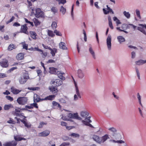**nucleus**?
Listing matches in <instances>:
<instances>
[{"label": "nucleus", "mask_w": 146, "mask_h": 146, "mask_svg": "<svg viewBox=\"0 0 146 146\" xmlns=\"http://www.w3.org/2000/svg\"><path fill=\"white\" fill-rule=\"evenodd\" d=\"M29 78V76L27 73H25L23 74L22 76L19 79V81L20 83L21 84H24Z\"/></svg>", "instance_id": "1"}, {"label": "nucleus", "mask_w": 146, "mask_h": 146, "mask_svg": "<svg viewBox=\"0 0 146 146\" xmlns=\"http://www.w3.org/2000/svg\"><path fill=\"white\" fill-rule=\"evenodd\" d=\"M27 100L28 99L27 97H20L17 99V101L19 104L23 105L27 103Z\"/></svg>", "instance_id": "2"}, {"label": "nucleus", "mask_w": 146, "mask_h": 146, "mask_svg": "<svg viewBox=\"0 0 146 146\" xmlns=\"http://www.w3.org/2000/svg\"><path fill=\"white\" fill-rule=\"evenodd\" d=\"M139 27H138L137 29L146 36V25L139 24Z\"/></svg>", "instance_id": "3"}, {"label": "nucleus", "mask_w": 146, "mask_h": 146, "mask_svg": "<svg viewBox=\"0 0 146 146\" xmlns=\"http://www.w3.org/2000/svg\"><path fill=\"white\" fill-rule=\"evenodd\" d=\"M111 37L110 35H108L106 39V44L108 50H110L111 48Z\"/></svg>", "instance_id": "4"}, {"label": "nucleus", "mask_w": 146, "mask_h": 146, "mask_svg": "<svg viewBox=\"0 0 146 146\" xmlns=\"http://www.w3.org/2000/svg\"><path fill=\"white\" fill-rule=\"evenodd\" d=\"M90 117H89L87 118H85V120H82V122L85 125L88 126L90 127H93V126L89 123L91 122V121L90 119Z\"/></svg>", "instance_id": "5"}, {"label": "nucleus", "mask_w": 146, "mask_h": 146, "mask_svg": "<svg viewBox=\"0 0 146 146\" xmlns=\"http://www.w3.org/2000/svg\"><path fill=\"white\" fill-rule=\"evenodd\" d=\"M35 15L36 18L42 17L44 16V13L40 8H37L36 10V13L35 14Z\"/></svg>", "instance_id": "6"}, {"label": "nucleus", "mask_w": 146, "mask_h": 146, "mask_svg": "<svg viewBox=\"0 0 146 146\" xmlns=\"http://www.w3.org/2000/svg\"><path fill=\"white\" fill-rule=\"evenodd\" d=\"M27 29L28 27L27 26V25L26 24H25L21 26L20 32L27 35H29V33L27 31Z\"/></svg>", "instance_id": "7"}, {"label": "nucleus", "mask_w": 146, "mask_h": 146, "mask_svg": "<svg viewBox=\"0 0 146 146\" xmlns=\"http://www.w3.org/2000/svg\"><path fill=\"white\" fill-rule=\"evenodd\" d=\"M51 83L52 84H54L56 86H60L63 83L62 81L60 79H56L54 81H52Z\"/></svg>", "instance_id": "8"}, {"label": "nucleus", "mask_w": 146, "mask_h": 146, "mask_svg": "<svg viewBox=\"0 0 146 146\" xmlns=\"http://www.w3.org/2000/svg\"><path fill=\"white\" fill-rule=\"evenodd\" d=\"M17 142L14 141L6 142L3 144V146H16L17 145Z\"/></svg>", "instance_id": "9"}, {"label": "nucleus", "mask_w": 146, "mask_h": 146, "mask_svg": "<svg viewBox=\"0 0 146 146\" xmlns=\"http://www.w3.org/2000/svg\"><path fill=\"white\" fill-rule=\"evenodd\" d=\"M108 129L111 132V134L112 136L115 137L117 134V129L114 127L109 128Z\"/></svg>", "instance_id": "10"}, {"label": "nucleus", "mask_w": 146, "mask_h": 146, "mask_svg": "<svg viewBox=\"0 0 146 146\" xmlns=\"http://www.w3.org/2000/svg\"><path fill=\"white\" fill-rule=\"evenodd\" d=\"M89 52L92 56L94 60L96 59V57L95 52L90 45H89Z\"/></svg>", "instance_id": "11"}, {"label": "nucleus", "mask_w": 146, "mask_h": 146, "mask_svg": "<svg viewBox=\"0 0 146 146\" xmlns=\"http://www.w3.org/2000/svg\"><path fill=\"white\" fill-rule=\"evenodd\" d=\"M92 139L97 143L99 144H101V138L98 136L96 135H94L92 137Z\"/></svg>", "instance_id": "12"}, {"label": "nucleus", "mask_w": 146, "mask_h": 146, "mask_svg": "<svg viewBox=\"0 0 146 146\" xmlns=\"http://www.w3.org/2000/svg\"><path fill=\"white\" fill-rule=\"evenodd\" d=\"M25 125V126L29 128L31 127V124L29 123H28L27 121V119H26L24 118L23 119L20 120Z\"/></svg>", "instance_id": "13"}, {"label": "nucleus", "mask_w": 146, "mask_h": 146, "mask_svg": "<svg viewBox=\"0 0 146 146\" xmlns=\"http://www.w3.org/2000/svg\"><path fill=\"white\" fill-rule=\"evenodd\" d=\"M146 63V60L140 59L135 62V64L138 66H140Z\"/></svg>", "instance_id": "14"}, {"label": "nucleus", "mask_w": 146, "mask_h": 146, "mask_svg": "<svg viewBox=\"0 0 146 146\" xmlns=\"http://www.w3.org/2000/svg\"><path fill=\"white\" fill-rule=\"evenodd\" d=\"M73 78V79L74 83V84L75 86V87L76 94L79 98H81V97L80 93L78 89V86H77L76 83L75 82V81L74 80V79Z\"/></svg>", "instance_id": "15"}, {"label": "nucleus", "mask_w": 146, "mask_h": 146, "mask_svg": "<svg viewBox=\"0 0 146 146\" xmlns=\"http://www.w3.org/2000/svg\"><path fill=\"white\" fill-rule=\"evenodd\" d=\"M80 115L81 116L84 118H87V117L89 115V113L86 111H83L80 112Z\"/></svg>", "instance_id": "16"}, {"label": "nucleus", "mask_w": 146, "mask_h": 146, "mask_svg": "<svg viewBox=\"0 0 146 146\" xmlns=\"http://www.w3.org/2000/svg\"><path fill=\"white\" fill-rule=\"evenodd\" d=\"M25 54L23 53H20L18 54L16 56L17 60H21L24 59Z\"/></svg>", "instance_id": "17"}, {"label": "nucleus", "mask_w": 146, "mask_h": 146, "mask_svg": "<svg viewBox=\"0 0 146 146\" xmlns=\"http://www.w3.org/2000/svg\"><path fill=\"white\" fill-rule=\"evenodd\" d=\"M11 92L14 94H17L21 91V90H19L13 87L11 88Z\"/></svg>", "instance_id": "18"}, {"label": "nucleus", "mask_w": 146, "mask_h": 146, "mask_svg": "<svg viewBox=\"0 0 146 146\" xmlns=\"http://www.w3.org/2000/svg\"><path fill=\"white\" fill-rule=\"evenodd\" d=\"M49 89L53 94H55L58 91L57 88L53 86L49 87Z\"/></svg>", "instance_id": "19"}, {"label": "nucleus", "mask_w": 146, "mask_h": 146, "mask_svg": "<svg viewBox=\"0 0 146 146\" xmlns=\"http://www.w3.org/2000/svg\"><path fill=\"white\" fill-rule=\"evenodd\" d=\"M101 138V143H104L108 139H110L109 135L108 134H106L104 136H103Z\"/></svg>", "instance_id": "20"}, {"label": "nucleus", "mask_w": 146, "mask_h": 146, "mask_svg": "<svg viewBox=\"0 0 146 146\" xmlns=\"http://www.w3.org/2000/svg\"><path fill=\"white\" fill-rule=\"evenodd\" d=\"M78 75V77L80 78H83L84 76V74L82 70L80 69H79L77 72Z\"/></svg>", "instance_id": "21"}, {"label": "nucleus", "mask_w": 146, "mask_h": 146, "mask_svg": "<svg viewBox=\"0 0 146 146\" xmlns=\"http://www.w3.org/2000/svg\"><path fill=\"white\" fill-rule=\"evenodd\" d=\"M49 72L52 74H56L57 73V69L54 67H50L49 68Z\"/></svg>", "instance_id": "22"}, {"label": "nucleus", "mask_w": 146, "mask_h": 146, "mask_svg": "<svg viewBox=\"0 0 146 146\" xmlns=\"http://www.w3.org/2000/svg\"><path fill=\"white\" fill-rule=\"evenodd\" d=\"M14 139L16 141H20L22 140H26V139L22 137L20 135H17L14 136Z\"/></svg>", "instance_id": "23"}, {"label": "nucleus", "mask_w": 146, "mask_h": 146, "mask_svg": "<svg viewBox=\"0 0 146 146\" xmlns=\"http://www.w3.org/2000/svg\"><path fill=\"white\" fill-rule=\"evenodd\" d=\"M40 96L36 94H35L34 95V102H40Z\"/></svg>", "instance_id": "24"}, {"label": "nucleus", "mask_w": 146, "mask_h": 146, "mask_svg": "<svg viewBox=\"0 0 146 146\" xmlns=\"http://www.w3.org/2000/svg\"><path fill=\"white\" fill-rule=\"evenodd\" d=\"M59 48L63 50L67 49V48L65 45V44L64 42H60L59 44Z\"/></svg>", "instance_id": "25"}, {"label": "nucleus", "mask_w": 146, "mask_h": 146, "mask_svg": "<svg viewBox=\"0 0 146 146\" xmlns=\"http://www.w3.org/2000/svg\"><path fill=\"white\" fill-rule=\"evenodd\" d=\"M52 104L54 107H55L56 109L59 108L60 109H61V105L55 101L52 102Z\"/></svg>", "instance_id": "26"}, {"label": "nucleus", "mask_w": 146, "mask_h": 146, "mask_svg": "<svg viewBox=\"0 0 146 146\" xmlns=\"http://www.w3.org/2000/svg\"><path fill=\"white\" fill-rule=\"evenodd\" d=\"M50 133V131H45L40 133L39 135L43 137L49 135Z\"/></svg>", "instance_id": "27"}, {"label": "nucleus", "mask_w": 146, "mask_h": 146, "mask_svg": "<svg viewBox=\"0 0 146 146\" xmlns=\"http://www.w3.org/2000/svg\"><path fill=\"white\" fill-rule=\"evenodd\" d=\"M117 39L118 41L120 44L125 42V38L122 36H119L117 37Z\"/></svg>", "instance_id": "28"}, {"label": "nucleus", "mask_w": 146, "mask_h": 146, "mask_svg": "<svg viewBox=\"0 0 146 146\" xmlns=\"http://www.w3.org/2000/svg\"><path fill=\"white\" fill-rule=\"evenodd\" d=\"M57 75L58 77L62 80L65 79V78L63 76V75L64 74V73H61L60 72L57 71Z\"/></svg>", "instance_id": "29"}, {"label": "nucleus", "mask_w": 146, "mask_h": 146, "mask_svg": "<svg viewBox=\"0 0 146 146\" xmlns=\"http://www.w3.org/2000/svg\"><path fill=\"white\" fill-rule=\"evenodd\" d=\"M108 19L109 22V25L110 27L112 29H113V27L112 25V21L111 18V17L110 16H108Z\"/></svg>", "instance_id": "30"}, {"label": "nucleus", "mask_w": 146, "mask_h": 146, "mask_svg": "<svg viewBox=\"0 0 146 146\" xmlns=\"http://www.w3.org/2000/svg\"><path fill=\"white\" fill-rule=\"evenodd\" d=\"M72 118L77 119L79 120H81L82 119L79 116L77 113H72Z\"/></svg>", "instance_id": "31"}, {"label": "nucleus", "mask_w": 146, "mask_h": 146, "mask_svg": "<svg viewBox=\"0 0 146 146\" xmlns=\"http://www.w3.org/2000/svg\"><path fill=\"white\" fill-rule=\"evenodd\" d=\"M29 33L32 38L34 39H36V36L37 35L35 32L31 31Z\"/></svg>", "instance_id": "32"}, {"label": "nucleus", "mask_w": 146, "mask_h": 146, "mask_svg": "<svg viewBox=\"0 0 146 146\" xmlns=\"http://www.w3.org/2000/svg\"><path fill=\"white\" fill-rule=\"evenodd\" d=\"M13 107V105L11 104H6L4 106V109L5 110H7Z\"/></svg>", "instance_id": "33"}, {"label": "nucleus", "mask_w": 146, "mask_h": 146, "mask_svg": "<svg viewBox=\"0 0 146 146\" xmlns=\"http://www.w3.org/2000/svg\"><path fill=\"white\" fill-rule=\"evenodd\" d=\"M47 33L48 36L52 37H54L55 35L53 31L50 30H48Z\"/></svg>", "instance_id": "34"}, {"label": "nucleus", "mask_w": 146, "mask_h": 146, "mask_svg": "<svg viewBox=\"0 0 146 146\" xmlns=\"http://www.w3.org/2000/svg\"><path fill=\"white\" fill-rule=\"evenodd\" d=\"M1 66L4 67H6L8 66L7 60L1 62Z\"/></svg>", "instance_id": "35"}, {"label": "nucleus", "mask_w": 146, "mask_h": 146, "mask_svg": "<svg viewBox=\"0 0 146 146\" xmlns=\"http://www.w3.org/2000/svg\"><path fill=\"white\" fill-rule=\"evenodd\" d=\"M60 11L62 13L63 15H64L66 13V9L63 6H61L60 7Z\"/></svg>", "instance_id": "36"}, {"label": "nucleus", "mask_w": 146, "mask_h": 146, "mask_svg": "<svg viewBox=\"0 0 146 146\" xmlns=\"http://www.w3.org/2000/svg\"><path fill=\"white\" fill-rule=\"evenodd\" d=\"M55 97V95H49L48 96L46 97V100H54Z\"/></svg>", "instance_id": "37"}, {"label": "nucleus", "mask_w": 146, "mask_h": 146, "mask_svg": "<svg viewBox=\"0 0 146 146\" xmlns=\"http://www.w3.org/2000/svg\"><path fill=\"white\" fill-rule=\"evenodd\" d=\"M113 19L114 21L116 22L117 26H118L119 24H121V23L120 22V20L116 17H114L113 18Z\"/></svg>", "instance_id": "38"}, {"label": "nucleus", "mask_w": 146, "mask_h": 146, "mask_svg": "<svg viewBox=\"0 0 146 146\" xmlns=\"http://www.w3.org/2000/svg\"><path fill=\"white\" fill-rule=\"evenodd\" d=\"M16 47H17L13 44H11L9 46L8 49L9 50H11L14 49L16 48Z\"/></svg>", "instance_id": "39"}, {"label": "nucleus", "mask_w": 146, "mask_h": 146, "mask_svg": "<svg viewBox=\"0 0 146 146\" xmlns=\"http://www.w3.org/2000/svg\"><path fill=\"white\" fill-rule=\"evenodd\" d=\"M33 20L35 26H37L40 25V22L36 18H34Z\"/></svg>", "instance_id": "40"}, {"label": "nucleus", "mask_w": 146, "mask_h": 146, "mask_svg": "<svg viewBox=\"0 0 146 146\" xmlns=\"http://www.w3.org/2000/svg\"><path fill=\"white\" fill-rule=\"evenodd\" d=\"M123 14L125 17L127 19H129L130 17V14L129 12H127L126 11H124L123 12Z\"/></svg>", "instance_id": "41"}, {"label": "nucleus", "mask_w": 146, "mask_h": 146, "mask_svg": "<svg viewBox=\"0 0 146 146\" xmlns=\"http://www.w3.org/2000/svg\"><path fill=\"white\" fill-rule=\"evenodd\" d=\"M137 98H138V101H139V104H140V105H141V107L142 108H143V106L142 104H141V96H140L139 93H137Z\"/></svg>", "instance_id": "42"}, {"label": "nucleus", "mask_w": 146, "mask_h": 146, "mask_svg": "<svg viewBox=\"0 0 146 146\" xmlns=\"http://www.w3.org/2000/svg\"><path fill=\"white\" fill-rule=\"evenodd\" d=\"M57 52V49L56 48H54L50 52V53L51 54L52 56H54L55 55V53Z\"/></svg>", "instance_id": "43"}, {"label": "nucleus", "mask_w": 146, "mask_h": 146, "mask_svg": "<svg viewBox=\"0 0 146 146\" xmlns=\"http://www.w3.org/2000/svg\"><path fill=\"white\" fill-rule=\"evenodd\" d=\"M69 136L73 137L76 138H79L80 137V135L78 133H72L69 135Z\"/></svg>", "instance_id": "44"}, {"label": "nucleus", "mask_w": 146, "mask_h": 146, "mask_svg": "<svg viewBox=\"0 0 146 146\" xmlns=\"http://www.w3.org/2000/svg\"><path fill=\"white\" fill-rule=\"evenodd\" d=\"M135 13L137 17H138L139 19H141V17L139 10L138 9H136L135 10Z\"/></svg>", "instance_id": "45"}, {"label": "nucleus", "mask_w": 146, "mask_h": 146, "mask_svg": "<svg viewBox=\"0 0 146 146\" xmlns=\"http://www.w3.org/2000/svg\"><path fill=\"white\" fill-rule=\"evenodd\" d=\"M40 88L38 87H28V90H33V91H35V90H38Z\"/></svg>", "instance_id": "46"}, {"label": "nucleus", "mask_w": 146, "mask_h": 146, "mask_svg": "<svg viewBox=\"0 0 146 146\" xmlns=\"http://www.w3.org/2000/svg\"><path fill=\"white\" fill-rule=\"evenodd\" d=\"M135 69L138 78L139 80H140V74L138 69L137 67H136Z\"/></svg>", "instance_id": "47"}, {"label": "nucleus", "mask_w": 146, "mask_h": 146, "mask_svg": "<svg viewBox=\"0 0 146 146\" xmlns=\"http://www.w3.org/2000/svg\"><path fill=\"white\" fill-rule=\"evenodd\" d=\"M54 33H55L56 35L58 36H61L62 35L60 32L59 31H57L56 30H55L54 31Z\"/></svg>", "instance_id": "48"}, {"label": "nucleus", "mask_w": 146, "mask_h": 146, "mask_svg": "<svg viewBox=\"0 0 146 146\" xmlns=\"http://www.w3.org/2000/svg\"><path fill=\"white\" fill-rule=\"evenodd\" d=\"M57 26V23L55 22H53L52 24L51 27L53 29H55Z\"/></svg>", "instance_id": "49"}, {"label": "nucleus", "mask_w": 146, "mask_h": 146, "mask_svg": "<svg viewBox=\"0 0 146 146\" xmlns=\"http://www.w3.org/2000/svg\"><path fill=\"white\" fill-rule=\"evenodd\" d=\"M52 12L54 13L57 12L58 10L56 8L54 7H52L51 9Z\"/></svg>", "instance_id": "50"}, {"label": "nucleus", "mask_w": 146, "mask_h": 146, "mask_svg": "<svg viewBox=\"0 0 146 146\" xmlns=\"http://www.w3.org/2000/svg\"><path fill=\"white\" fill-rule=\"evenodd\" d=\"M138 109L139 110V113L141 117L142 118H144V117L143 114V112H142V111L141 110L140 108H138Z\"/></svg>", "instance_id": "51"}, {"label": "nucleus", "mask_w": 146, "mask_h": 146, "mask_svg": "<svg viewBox=\"0 0 146 146\" xmlns=\"http://www.w3.org/2000/svg\"><path fill=\"white\" fill-rule=\"evenodd\" d=\"M58 4H62L63 5L66 3V0H58Z\"/></svg>", "instance_id": "52"}, {"label": "nucleus", "mask_w": 146, "mask_h": 146, "mask_svg": "<svg viewBox=\"0 0 146 146\" xmlns=\"http://www.w3.org/2000/svg\"><path fill=\"white\" fill-rule=\"evenodd\" d=\"M121 28L122 30H126V24L124 23L121 26Z\"/></svg>", "instance_id": "53"}, {"label": "nucleus", "mask_w": 146, "mask_h": 146, "mask_svg": "<svg viewBox=\"0 0 146 146\" xmlns=\"http://www.w3.org/2000/svg\"><path fill=\"white\" fill-rule=\"evenodd\" d=\"M25 20V22L26 23H28L30 24L31 26H34V25L33 23L32 22H31L29 21L26 18H24Z\"/></svg>", "instance_id": "54"}, {"label": "nucleus", "mask_w": 146, "mask_h": 146, "mask_svg": "<svg viewBox=\"0 0 146 146\" xmlns=\"http://www.w3.org/2000/svg\"><path fill=\"white\" fill-rule=\"evenodd\" d=\"M7 122L9 123H12L13 124H15V122L11 118L10 119V120L7 121Z\"/></svg>", "instance_id": "55"}, {"label": "nucleus", "mask_w": 146, "mask_h": 146, "mask_svg": "<svg viewBox=\"0 0 146 146\" xmlns=\"http://www.w3.org/2000/svg\"><path fill=\"white\" fill-rule=\"evenodd\" d=\"M61 118L64 120H69V119L66 117L65 115H62Z\"/></svg>", "instance_id": "56"}, {"label": "nucleus", "mask_w": 146, "mask_h": 146, "mask_svg": "<svg viewBox=\"0 0 146 146\" xmlns=\"http://www.w3.org/2000/svg\"><path fill=\"white\" fill-rule=\"evenodd\" d=\"M6 97L7 100H10L11 102L13 100V98L10 96H6Z\"/></svg>", "instance_id": "57"}, {"label": "nucleus", "mask_w": 146, "mask_h": 146, "mask_svg": "<svg viewBox=\"0 0 146 146\" xmlns=\"http://www.w3.org/2000/svg\"><path fill=\"white\" fill-rule=\"evenodd\" d=\"M70 143L69 142H64L59 146H65L66 145H68Z\"/></svg>", "instance_id": "58"}, {"label": "nucleus", "mask_w": 146, "mask_h": 146, "mask_svg": "<svg viewBox=\"0 0 146 146\" xmlns=\"http://www.w3.org/2000/svg\"><path fill=\"white\" fill-rule=\"evenodd\" d=\"M131 58L132 59L135 58L136 56V53L135 52L133 51L131 53Z\"/></svg>", "instance_id": "59"}, {"label": "nucleus", "mask_w": 146, "mask_h": 146, "mask_svg": "<svg viewBox=\"0 0 146 146\" xmlns=\"http://www.w3.org/2000/svg\"><path fill=\"white\" fill-rule=\"evenodd\" d=\"M106 7H107V10L109 11L110 12H111L112 14H113L114 12L113 11L112 9H111L109 7H108V5H107Z\"/></svg>", "instance_id": "60"}, {"label": "nucleus", "mask_w": 146, "mask_h": 146, "mask_svg": "<svg viewBox=\"0 0 146 146\" xmlns=\"http://www.w3.org/2000/svg\"><path fill=\"white\" fill-rule=\"evenodd\" d=\"M31 106L33 107V108L34 107L36 108H38V107L37 106V104L36 103H34L33 104H31Z\"/></svg>", "instance_id": "61"}, {"label": "nucleus", "mask_w": 146, "mask_h": 146, "mask_svg": "<svg viewBox=\"0 0 146 146\" xmlns=\"http://www.w3.org/2000/svg\"><path fill=\"white\" fill-rule=\"evenodd\" d=\"M46 124L44 123L43 122H42L40 123L38 126L39 128H41L42 127V125H46Z\"/></svg>", "instance_id": "62"}, {"label": "nucleus", "mask_w": 146, "mask_h": 146, "mask_svg": "<svg viewBox=\"0 0 146 146\" xmlns=\"http://www.w3.org/2000/svg\"><path fill=\"white\" fill-rule=\"evenodd\" d=\"M42 71L41 70H38L37 71V72L38 74V76L39 77H41V74L42 73Z\"/></svg>", "instance_id": "63"}, {"label": "nucleus", "mask_w": 146, "mask_h": 146, "mask_svg": "<svg viewBox=\"0 0 146 146\" xmlns=\"http://www.w3.org/2000/svg\"><path fill=\"white\" fill-rule=\"evenodd\" d=\"M103 11L105 15L108 14L110 12L108 10L107 11L105 9H103Z\"/></svg>", "instance_id": "64"}]
</instances>
